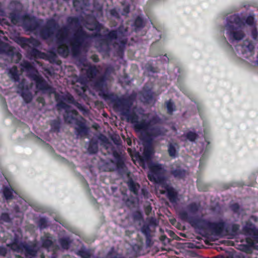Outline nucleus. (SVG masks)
I'll use <instances>...</instances> for the list:
<instances>
[{
	"label": "nucleus",
	"mask_w": 258,
	"mask_h": 258,
	"mask_svg": "<svg viewBox=\"0 0 258 258\" xmlns=\"http://www.w3.org/2000/svg\"><path fill=\"white\" fill-rule=\"evenodd\" d=\"M178 148L176 143H170L168 146V152L170 157L175 158L177 154V149Z\"/></svg>",
	"instance_id": "4468645a"
},
{
	"label": "nucleus",
	"mask_w": 258,
	"mask_h": 258,
	"mask_svg": "<svg viewBox=\"0 0 258 258\" xmlns=\"http://www.w3.org/2000/svg\"><path fill=\"white\" fill-rule=\"evenodd\" d=\"M38 226L41 229L45 228L47 226V220L46 218H40L38 221Z\"/></svg>",
	"instance_id": "5701e85b"
},
{
	"label": "nucleus",
	"mask_w": 258,
	"mask_h": 258,
	"mask_svg": "<svg viewBox=\"0 0 258 258\" xmlns=\"http://www.w3.org/2000/svg\"><path fill=\"white\" fill-rule=\"evenodd\" d=\"M88 151L90 153L94 154L98 151V145L96 142L93 140L90 142L89 146Z\"/></svg>",
	"instance_id": "f3484780"
},
{
	"label": "nucleus",
	"mask_w": 258,
	"mask_h": 258,
	"mask_svg": "<svg viewBox=\"0 0 258 258\" xmlns=\"http://www.w3.org/2000/svg\"><path fill=\"white\" fill-rule=\"evenodd\" d=\"M77 254L82 258H90L91 255L90 250L84 249H82L78 251Z\"/></svg>",
	"instance_id": "a211bd4d"
},
{
	"label": "nucleus",
	"mask_w": 258,
	"mask_h": 258,
	"mask_svg": "<svg viewBox=\"0 0 258 258\" xmlns=\"http://www.w3.org/2000/svg\"><path fill=\"white\" fill-rule=\"evenodd\" d=\"M3 220L4 222H9L10 220L9 216L7 213H3L0 218V221Z\"/></svg>",
	"instance_id": "473e14b6"
},
{
	"label": "nucleus",
	"mask_w": 258,
	"mask_h": 258,
	"mask_svg": "<svg viewBox=\"0 0 258 258\" xmlns=\"http://www.w3.org/2000/svg\"><path fill=\"white\" fill-rule=\"evenodd\" d=\"M67 21L70 24H73L77 23L78 20L76 18L69 17L68 18Z\"/></svg>",
	"instance_id": "4c0bfd02"
},
{
	"label": "nucleus",
	"mask_w": 258,
	"mask_h": 258,
	"mask_svg": "<svg viewBox=\"0 0 258 258\" xmlns=\"http://www.w3.org/2000/svg\"><path fill=\"white\" fill-rule=\"evenodd\" d=\"M25 82V80H23L22 81V83L21 84H20L18 86V88L21 89L22 90H24V84Z\"/></svg>",
	"instance_id": "37998d69"
},
{
	"label": "nucleus",
	"mask_w": 258,
	"mask_h": 258,
	"mask_svg": "<svg viewBox=\"0 0 258 258\" xmlns=\"http://www.w3.org/2000/svg\"><path fill=\"white\" fill-rule=\"evenodd\" d=\"M104 82V79L103 78L99 79L95 83V88L97 89H100L103 86Z\"/></svg>",
	"instance_id": "a878e982"
},
{
	"label": "nucleus",
	"mask_w": 258,
	"mask_h": 258,
	"mask_svg": "<svg viewBox=\"0 0 258 258\" xmlns=\"http://www.w3.org/2000/svg\"><path fill=\"white\" fill-rule=\"evenodd\" d=\"M152 96H151V97H150L149 99L147 100V101L148 102V103H149L150 100H152Z\"/></svg>",
	"instance_id": "8fccbe9b"
},
{
	"label": "nucleus",
	"mask_w": 258,
	"mask_h": 258,
	"mask_svg": "<svg viewBox=\"0 0 258 258\" xmlns=\"http://www.w3.org/2000/svg\"><path fill=\"white\" fill-rule=\"evenodd\" d=\"M115 106L126 116L127 121L133 125L136 132L154 138L163 136L166 134L167 131L166 129L158 125L161 120L156 114L148 113L138 115L134 110L131 112V104L123 98L117 100Z\"/></svg>",
	"instance_id": "f257e3e1"
},
{
	"label": "nucleus",
	"mask_w": 258,
	"mask_h": 258,
	"mask_svg": "<svg viewBox=\"0 0 258 258\" xmlns=\"http://www.w3.org/2000/svg\"><path fill=\"white\" fill-rule=\"evenodd\" d=\"M7 253V250L4 247H0V255L5 256Z\"/></svg>",
	"instance_id": "ea45409f"
},
{
	"label": "nucleus",
	"mask_w": 258,
	"mask_h": 258,
	"mask_svg": "<svg viewBox=\"0 0 258 258\" xmlns=\"http://www.w3.org/2000/svg\"><path fill=\"white\" fill-rule=\"evenodd\" d=\"M151 210H152V208L150 206H149L148 207H147L146 209V213L147 215H149V213L151 212Z\"/></svg>",
	"instance_id": "c03bdc74"
},
{
	"label": "nucleus",
	"mask_w": 258,
	"mask_h": 258,
	"mask_svg": "<svg viewBox=\"0 0 258 258\" xmlns=\"http://www.w3.org/2000/svg\"><path fill=\"white\" fill-rule=\"evenodd\" d=\"M11 22L14 24H16L18 22L19 17L14 13H11L9 17Z\"/></svg>",
	"instance_id": "c85d7f7f"
},
{
	"label": "nucleus",
	"mask_w": 258,
	"mask_h": 258,
	"mask_svg": "<svg viewBox=\"0 0 258 258\" xmlns=\"http://www.w3.org/2000/svg\"><path fill=\"white\" fill-rule=\"evenodd\" d=\"M128 185L130 189L133 192L135 195L138 194V191L140 188L139 184L134 182L132 180L128 182Z\"/></svg>",
	"instance_id": "dca6fc26"
},
{
	"label": "nucleus",
	"mask_w": 258,
	"mask_h": 258,
	"mask_svg": "<svg viewBox=\"0 0 258 258\" xmlns=\"http://www.w3.org/2000/svg\"><path fill=\"white\" fill-rule=\"evenodd\" d=\"M150 172L148 177L151 181L157 183L161 182L164 180L165 169L162 164L152 163L149 165Z\"/></svg>",
	"instance_id": "423d86ee"
},
{
	"label": "nucleus",
	"mask_w": 258,
	"mask_h": 258,
	"mask_svg": "<svg viewBox=\"0 0 258 258\" xmlns=\"http://www.w3.org/2000/svg\"><path fill=\"white\" fill-rule=\"evenodd\" d=\"M146 220L150 226L156 227L158 224L157 220L153 217H149L147 218Z\"/></svg>",
	"instance_id": "393cba45"
},
{
	"label": "nucleus",
	"mask_w": 258,
	"mask_h": 258,
	"mask_svg": "<svg viewBox=\"0 0 258 258\" xmlns=\"http://www.w3.org/2000/svg\"><path fill=\"white\" fill-rule=\"evenodd\" d=\"M108 37L111 39H116L117 37V32L115 31L110 32L108 35Z\"/></svg>",
	"instance_id": "72a5a7b5"
},
{
	"label": "nucleus",
	"mask_w": 258,
	"mask_h": 258,
	"mask_svg": "<svg viewBox=\"0 0 258 258\" xmlns=\"http://www.w3.org/2000/svg\"><path fill=\"white\" fill-rule=\"evenodd\" d=\"M42 246L46 248H49L52 244V241L50 237H43L42 238Z\"/></svg>",
	"instance_id": "4be33fe9"
},
{
	"label": "nucleus",
	"mask_w": 258,
	"mask_h": 258,
	"mask_svg": "<svg viewBox=\"0 0 258 258\" xmlns=\"http://www.w3.org/2000/svg\"><path fill=\"white\" fill-rule=\"evenodd\" d=\"M186 137L190 141L194 142L197 139L198 135L195 133L189 132L186 134Z\"/></svg>",
	"instance_id": "b1692460"
},
{
	"label": "nucleus",
	"mask_w": 258,
	"mask_h": 258,
	"mask_svg": "<svg viewBox=\"0 0 258 258\" xmlns=\"http://www.w3.org/2000/svg\"><path fill=\"white\" fill-rule=\"evenodd\" d=\"M141 231L146 236L151 235L152 230L150 228V226L148 224H144L141 229Z\"/></svg>",
	"instance_id": "6ab92c4d"
},
{
	"label": "nucleus",
	"mask_w": 258,
	"mask_h": 258,
	"mask_svg": "<svg viewBox=\"0 0 258 258\" xmlns=\"http://www.w3.org/2000/svg\"><path fill=\"white\" fill-rule=\"evenodd\" d=\"M252 36L254 39H256L257 36V32L255 28L253 29L252 31Z\"/></svg>",
	"instance_id": "a19ab883"
},
{
	"label": "nucleus",
	"mask_w": 258,
	"mask_h": 258,
	"mask_svg": "<svg viewBox=\"0 0 258 258\" xmlns=\"http://www.w3.org/2000/svg\"><path fill=\"white\" fill-rule=\"evenodd\" d=\"M110 13H111V14L112 15L114 16H116L118 15V14H117V13L116 12V10H114V9H113V10H111L110 11Z\"/></svg>",
	"instance_id": "a18cd8bd"
},
{
	"label": "nucleus",
	"mask_w": 258,
	"mask_h": 258,
	"mask_svg": "<svg viewBox=\"0 0 258 258\" xmlns=\"http://www.w3.org/2000/svg\"><path fill=\"white\" fill-rule=\"evenodd\" d=\"M26 251L28 253L32 256L34 255L36 253V251L31 247H27L26 248Z\"/></svg>",
	"instance_id": "e433bc0d"
},
{
	"label": "nucleus",
	"mask_w": 258,
	"mask_h": 258,
	"mask_svg": "<svg viewBox=\"0 0 258 258\" xmlns=\"http://www.w3.org/2000/svg\"><path fill=\"white\" fill-rule=\"evenodd\" d=\"M22 96L27 103L30 102L33 98L32 94L28 91H23Z\"/></svg>",
	"instance_id": "412c9836"
},
{
	"label": "nucleus",
	"mask_w": 258,
	"mask_h": 258,
	"mask_svg": "<svg viewBox=\"0 0 258 258\" xmlns=\"http://www.w3.org/2000/svg\"><path fill=\"white\" fill-rule=\"evenodd\" d=\"M121 43H122V44H124V43H125V41H124V40H122V41H121Z\"/></svg>",
	"instance_id": "3c124183"
},
{
	"label": "nucleus",
	"mask_w": 258,
	"mask_h": 258,
	"mask_svg": "<svg viewBox=\"0 0 258 258\" xmlns=\"http://www.w3.org/2000/svg\"><path fill=\"white\" fill-rule=\"evenodd\" d=\"M21 69L28 73V76L36 83V87L38 91L43 93H49L50 94L55 92L54 89L51 87L46 81L41 77L34 68L27 61H23L21 63Z\"/></svg>",
	"instance_id": "20e7f679"
},
{
	"label": "nucleus",
	"mask_w": 258,
	"mask_h": 258,
	"mask_svg": "<svg viewBox=\"0 0 258 258\" xmlns=\"http://www.w3.org/2000/svg\"><path fill=\"white\" fill-rule=\"evenodd\" d=\"M135 25L138 28H140L143 27V20L140 18L138 17L135 22Z\"/></svg>",
	"instance_id": "c756f323"
},
{
	"label": "nucleus",
	"mask_w": 258,
	"mask_h": 258,
	"mask_svg": "<svg viewBox=\"0 0 258 258\" xmlns=\"http://www.w3.org/2000/svg\"><path fill=\"white\" fill-rule=\"evenodd\" d=\"M252 232L254 234V235H257L258 234V231H256L253 229H252Z\"/></svg>",
	"instance_id": "de8ad7c7"
},
{
	"label": "nucleus",
	"mask_w": 258,
	"mask_h": 258,
	"mask_svg": "<svg viewBox=\"0 0 258 258\" xmlns=\"http://www.w3.org/2000/svg\"><path fill=\"white\" fill-rule=\"evenodd\" d=\"M33 52L34 53V54L37 55V53H38V51L37 50H36L35 49H33Z\"/></svg>",
	"instance_id": "09e8293b"
},
{
	"label": "nucleus",
	"mask_w": 258,
	"mask_h": 258,
	"mask_svg": "<svg viewBox=\"0 0 258 258\" xmlns=\"http://www.w3.org/2000/svg\"><path fill=\"white\" fill-rule=\"evenodd\" d=\"M98 71L95 66L89 67L86 70V75L88 79L92 80L96 77H98Z\"/></svg>",
	"instance_id": "f8f14e48"
},
{
	"label": "nucleus",
	"mask_w": 258,
	"mask_h": 258,
	"mask_svg": "<svg viewBox=\"0 0 258 258\" xmlns=\"http://www.w3.org/2000/svg\"><path fill=\"white\" fill-rule=\"evenodd\" d=\"M152 154L153 149L152 147L150 145L145 146L142 157V160L145 161H148L151 158Z\"/></svg>",
	"instance_id": "9d476101"
},
{
	"label": "nucleus",
	"mask_w": 258,
	"mask_h": 258,
	"mask_svg": "<svg viewBox=\"0 0 258 258\" xmlns=\"http://www.w3.org/2000/svg\"><path fill=\"white\" fill-rule=\"evenodd\" d=\"M254 22V18L251 16H248L246 20V23L249 25H252Z\"/></svg>",
	"instance_id": "f704fd0d"
},
{
	"label": "nucleus",
	"mask_w": 258,
	"mask_h": 258,
	"mask_svg": "<svg viewBox=\"0 0 258 258\" xmlns=\"http://www.w3.org/2000/svg\"><path fill=\"white\" fill-rule=\"evenodd\" d=\"M25 43L26 44H27L29 45H33L35 46H37L39 44V42L35 39H32V40L27 39L25 41Z\"/></svg>",
	"instance_id": "7c9ffc66"
},
{
	"label": "nucleus",
	"mask_w": 258,
	"mask_h": 258,
	"mask_svg": "<svg viewBox=\"0 0 258 258\" xmlns=\"http://www.w3.org/2000/svg\"><path fill=\"white\" fill-rule=\"evenodd\" d=\"M14 190L10 187H4L3 188V194L6 200H10L13 198Z\"/></svg>",
	"instance_id": "2eb2a0df"
},
{
	"label": "nucleus",
	"mask_w": 258,
	"mask_h": 258,
	"mask_svg": "<svg viewBox=\"0 0 258 258\" xmlns=\"http://www.w3.org/2000/svg\"><path fill=\"white\" fill-rule=\"evenodd\" d=\"M171 173L176 178H182L185 175V172L184 170L181 169H177L172 170Z\"/></svg>",
	"instance_id": "aec40b11"
},
{
	"label": "nucleus",
	"mask_w": 258,
	"mask_h": 258,
	"mask_svg": "<svg viewBox=\"0 0 258 258\" xmlns=\"http://www.w3.org/2000/svg\"><path fill=\"white\" fill-rule=\"evenodd\" d=\"M151 235H149L148 236H146V244L148 246H150L151 244Z\"/></svg>",
	"instance_id": "79ce46f5"
},
{
	"label": "nucleus",
	"mask_w": 258,
	"mask_h": 258,
	"mask_svg": "<svg viewBox=\"0 0 258 258\" xmlns=\"http://www.w3.org/2000/svg\"><path fill=\"white\" fill-rule=\"evenodd\" d=\"M9 76L15 82L19 81V74L16 66H14L9 70Z\"/></svg>",
	"instance_id": "ddd939ff"
},
{
	"label": "nucleus",
	"mask_w": 258,
	"mask_h": 258,
	"mask_svg": "<svg viewBox=\"0 0 258 258\" xmlns=\"http://www.w3.org/2000/svg\"><path fill=\"white\" fill-rule=\"evenodd\" d=\"M201 210V206L200 203H191L187 206L186 210L180 211L179 215L182 220L190 221Z\"/></svg>",
	"instance_id": "0eeeda50"
},
{
	"label": "nucleus",
	"mask_w": 258,
	"mask_h": 258,
	"mask_svg": "<svg viewBox=\"0 0 258 258\" xmlns=\"http://www.w3.org/2000/svg\"><path fill=\"white\" fill-rule=\"evenodd\" d=\"M166 106L169 113H172L174 110V106L173 102L171 101H169L166 103Z\"/></svg>",
	"instance_id": "bb28decb"
},
{
	"label": "nucleus",
	"mask_w": 258,
	"mask_h": 258,
	"mask_svg": "<svg viewBox=\"0 0 258 258\" xmlns=\"http://www.w3.org/2000/svg\"><path fill=\"white\" fill-rule=\"evenodd\" d=\"M167 196L170 202L176 203L177 201V194L175 190L170 187L167 188Z\"/></svg>",
	"instance_id": "9b49d317"
},
{
	"label": "nucleus",
	"mask_w": 258,
	"mask_h": 258,
	"mask_svg": "<svg viewBox=\"0 0 258 258\" xmlns=\"http://www.w3.org/2000/svg\"><path fill=\"white\" fill-rule=\"evenodd\" d=\"M55 98L57 102V106L58 109H64L66 113L64 115L65 121L69 123H75V134L78 138H81L86 136L88 130L87 128L84 119L81 118V120L76 118L77 115L76 110L72 108L68 103H74V99L71 95H64L55 93Z\"/></svg>",
	"instance_id": "7ed1b4c3"
},
{
	"label": "nucleus",
	"mask_w": 258,
	"mask_h": 258,
	"mask_svg": "<svg viewBox=\"0 0 258 258\" xmlns=\"http://www.w3.org/2000/svg\"><path fill=\"white\" fill-rule=\"evenodd\" d=\"M231 209L234 212H238L239 206L237 204H234L231 206Z\"/></svg>",
	"instance_id": "c9c22d12"
},
{
	"label": "nucleus",
	"mask_w": 258,
	"mask_h": 258,
	"mask_svg": "<svg viewBox=\"0 0 258 258\" xmlns=\"http://www.w3.org/2000/svg\"><path fill=\"white\" fill-rule=\"evenodd\" d=\"M76 106L80 110L83 109V106L79 103H77Z\"/></svg>",
	"instance_id": "49530a36"
},
{
	"label": "nucleus",
	"mask_w": 258,
	"mask_h": 258,
	"mask_svg": "<svg viewBox=\"0 0 258 258\" xmlns=\"http://www.w3.org/2000/svg\"><path fill=\"white\" fill-rule=\"evenodd\" d=\"M97 37V34L93 32L87 33L82 29L78 30L70 40L68 39V30L64 27L57 30L56 34L57 52L62 56H67L69 49L67 44L72 46V52L74 56L78 55L80 51L87 47L91 40Z\"/></svg>",
	"instance_id": "f03ea898"
},
{
	"label": "nucleus",
	"mask_w": 258,
	"mask_h": 258,
	"mask_svg": "<svg viewBox=\"0 0 258 258\" xmlns=\"http://www.w3.org/2000/svg\"><path fill=\"white\" fill-rule=\"evenodd\" d=\"M58 28V25L53 19L47 21L45 25L42 28L40 31L41 37L47 39L52 37L54 32Z\"/></svg>",
	"instance_id": "6e6552de"
},
{
	"label": "nucleus",
	"mask_w": 258,
	"mask_h": 258,
	"mask_svg": "<svg viewBox=\"0 0 258 258\" xmlns=\"http://www.w3.org/2000/svg\"><path fill=\"white\" fill-rule=\"evenodd\" d=\"M7 246L10 247L14 251H17L19 249L18 246L15 243H13L11 244H7Z\"/></svg>",
	"instance_id": "58836bf2"
},
{
	"label": "nucleus",
	"mask_w": 258,
	"mask_h": 258,
	"mask_svg": "<svg viewBox=\"0 0 258 258\" xmlns=\"http://www.w3.org/2000/svg\"><path fill=\"white\" fill-rule=\"evenodd\" d=\"M245 23L238 15H233L227 18V22L225 26L229 40L232 42L240 41L244 37V33L242 28Z\"/></svg>",
	"instance_id": "39448f33"
},
{
	"label": "nucleus",
	"mask_w": 258,
	"mask_h": 258,
	"mask_svg": "<svg viewBox=\"0 0 258 258\" xmlns=\"http://www.w3.org/2000/svg\"><path fill=\"white\" fill-rule=\"evenodd\" d=\"M60 244L62 247L64 249H68L69 248V241L67 239L62 238L59 240Z\"/></svg>",
	"instance_id": "cd10ccee"
},
{
	"label": "nucleus",
	"mask_w": 258,
	"mask_h": 258,
	"mask_svg": "<svg viewBox=\"0 0 258 258\" xmlns=\"http://www.w3.org/2000/svg\"><path fill=\"white\" fill-rule=\"evenodd\" d=\"M133 218L135 220H140L143 218L142 214L139 211L135 212L133 214Z\"/></svg>",
	"instance_id": "2f4dec72"
},
{
	"label": "nucleus",
	"mask_w": 258,
	"mask_h": 258,
	"mask_svg": "<svg viewBox=\"0 0 258 258\" xmlns=\"http://www.w3.org/2000/svg\"><path fill=\"white\" fill-rule=\"evenodd\" d=\"M0 53H6L9 56L12 57L13 61L16 63L21 58V54L18 52H14L13 48L7 44H2L1 45Z\"/></svg>",
	"instance_id": "1a4fd4ad"
}]
</instances>
